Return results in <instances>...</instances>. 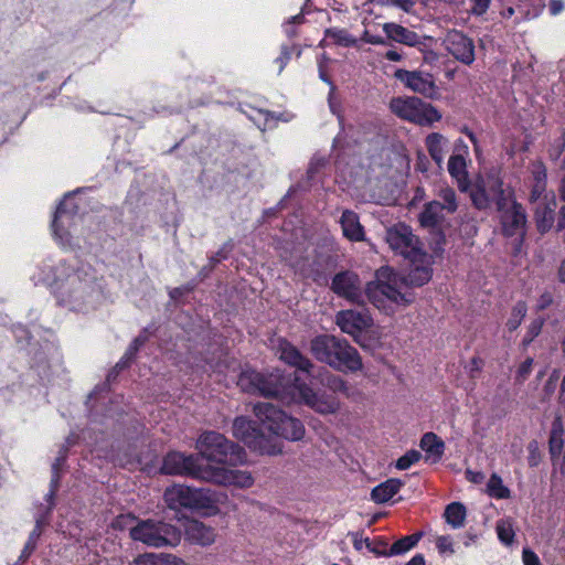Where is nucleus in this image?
<instances>
[{"instance_id":"1","label":"nucleus","mask_w":565,"mask_h":565,"mask_svg":"<svg viewBox=\"0 0 565 565\" xmlns=\"http://www.w3.org/2000/svg\"><path fill=\"white\" fill-rule=\"evenodd\" d=\"M30 279L34 285L47 286L57 303L73 311L94 308L102 294V287L88 265L44 260L33 268Z\"/></svg>"},{"instance_id":"2","label":"nucleus","mask_w":565,"mask_h":565,"mask_svg":"<svg viewBox=\"0 0 565 565\" xmlns=\"http://www.w3.org/2000/svg\"><path fill=\"white\" fill-rule=\"evenodd\" d=\"M237 385L247 393L275 396L285 403L305 404L320 414H334L339 399L326 392H316L298 379L285 376L281 372L259 373L254 370L243 371Z\"/></svg>"},{"instance_id":"3","label":"nucleus","mask_w":565,"mask_h":565,"mask_svg":"<svg viewBox=\"0 0 565 565\" xmlns=\"http://www.w3.org/2000/svg\"><path fill=\"white\" fill-rule=\"evenodd\" d=\"M413 268L407 280H404L388 267L376 271V278L365 287V296L380 311L393 315L399 307L414 301V295L408 285L423 286L431 278L430 256L424 252L423 258L409 259Z\"/></svg>"},{"instance_id":"4","label":"nucleus","mask_w":565,"mask_h":565,"mask_svg":"<svg viewBox=\"0 0 565 565\" xmlns=\"http://www.w3.org/2000/svg\"><path fill=\"white\" fill-rule=\"evenodd\" d=\"M313 358L339 372H358L362 370V358L358 350L345 339L332 334H320L310 341Z\"/></svg>"},{"instance_id":"5","label":"nucleus","mask_w":565,"mask_h":565,"mask_svg":"<svg viewBox=\"0 0 565 565\" xmlns=\"http://www.w3.org/2000/svg\"><path fill=\"white\" fill-rule=\"evenodd\" d=\"M75 195L76 193H68L64 196L52 221L54 239L65 249L81 247L84 239L79 228L81 217L77 215L78 206L75 203Z\"/></svg>"},{"instance_id":"6","label":"nucleus","mask_w":565,"mask_h":565,"mask_svg":"<svg viewBox=\"0 0 565 565\" xmlns=\"http://www.w3.org/2000/svg\"><path fill=\"white\" fill-rule=\"evenodd\" d=\"M201 463L217 466H237L246 461L244 449L227 440L222 434L206 431L196 441Z\"/></svg>"},{"instance_id":"7","label":"nucleus","mask_w":565,"mask_h":565,"mask_svg":"<svg viewBox=\"0 0 565 565\" xmlns=\"http://www.w3.org/2000/svg\"><path fill=\"white\" fill-rule=\"evenodd\" d=\"M254 414L262 425L269 431V438L282 437L287 440L297 441L305 436L303 424L271 403H257L254 405Z\"/></svg>"},{"instance_id":"8","label":"nucleus","mask_w":565,"mask_h":565,"mask_svg":"<svg viewBox=\"0 0 565 565\" xmlns=\"http://www.w3.org/2000/svg\"><path fill=\"white\" fill-rule=\"evenodd\" d=\"M512 196L511 188L504 185L497 171L479 175L470 189L471 202L478 210H486L495 204L498 211H502L509 205Z\"/></svg>"},{"instance_id":"9","label":"nucleus","mask_w":565,"mask_h":565,"mask_svg":"<svg viewBox=\"0 0 565 565\" xmlns=\"http://www.w3.org/2000/svg\"><path fill=\"white\" fill-rule=\"evenodd\" d=\"M130 537L149 547H174L181 542V532L173 525L152 519L138 521L129 530Z\"/></svg>"},{"instance_id":"10","label":"nucleus","mask_w":565,"mask_h":565,"mask_svg":"<svg viewBox=\"0 0 565 565\" xmlns=\"http://www.w3.org/2000/svg\"><path fill=\"white\" fill-rule=\"evenodd\" d=\"M233 435L243 441L249 449L260 455H278L282 451V443L276 438H269L262 433L250 419L237 417L233 423Z\"/></svg>"},{"instance_id":"11","label":"nucleus","mask_w":565,"mask_h":565,"mask_svg":"<svg viewBox=\"0 0 565 565\" xmlns=\"http://www.w3.org/2000/svg\"><path fill=\"white\" fill-rule=\"evenodd\" d=\"M391 109L399 118L419 126H431L443 117L436 107L417 97L393 98Z\"/></svg>"},{"instance_id":"12","label":"nucleus","mask_w":565,"mask_h":565,"mask_svg":"<svg viewBox=\"0 0 565 565\" xmlns=\"http://www.w3.org/2000/svg\"><path fill=\"white\" fill-rule=\"evenodd\" d=\"M164 502L171 510L194 509L203 510L210 508L214 500L205 489H193L184 484H173L166 489Z\"/></svg>"},{"instance_id":"13","label":"nucleus","mask_w":565,"mask_h":565,"mask_svg":"<svg viewBox=\"0 0 565 565\" xmlns=\"http://www.w3.org/2000/svg\"><path fill=\"white\" fill-rule=\"evenodd\" d=\"M209 466L201 463L198 455L185 456L182 452L174 451L164 457L161 472L166 475L189 476L205 481Z\"/></svg>"},{"instance_id":"14","label":"nucleus","mask_w":565,"mask_h":565,"mask_svg":"<svg viewBox=\"0 0 565 565\" xmlns=\"http://www.w3.org/2000/svg\"><path fill=\"white\" fill-rule=\"evenodd\" d=\"M386 242L396 254L408 260L424 257V250L418 238L406 224L398 223L387 228Z\"/></svg>"},{"instance_id":"15","label":"nucleus","mask_w":565,"mask_h":565,"mask_svg":"<svg viewBox=\"0 0 565 565\" xmlns=\"http://www.w3.org/2000/svg\"><path fill=\"white\" fill-rule=\"evenodd\" d=\"M335 323L343 333L352 337L360 345H364L363 338L371 332L373 319L366 311L348 309L335 315Z\"/></svg>"},{"instance_id":"16","label":"nucleus","mask_w":565,"mask_h":565,"mask_svg":"<svg viewBox=\"0 0 565 565\" xmlns=\"http://www.w3.org/2000/svg\"><path fill=\"white\" fill-rule=\"evenodd\" d=\"M205 481L221 486H233L236 488H250L254 484V478L246 470L232 469L226 466H209Z\"/></svg>"},{"instance_id":"17","label":"nucleus","mask_w":565,"mask_h":565,"mask_svg":"<svg viewBox=\"0 0 565 565\" xmlns=\"http://www.w3.org/2000/svg\"><path fill=\"white\" fill-rule=\"evenodd\" d=\"M331 289L339 297H342L352 303H364L362 281L353 271H342L337 274L332 279Z\"/></svg>"},{"instance_id":"18","label":"nucleus","mask_w":565,"mask_h":565,"mask_svg":"<svg viewBox=\"0 0 565 565\" xmlns=\"http://www.w3.org/2000/svg\"><path fill=\"white\" fill-rule=\"evenodd\" d=\"M446 51L458 62L471 65L475 60L473 41L460 31L452 30L447 33L444 40Z\"/></svg>"},{"instance_id":"19","label":"nucleus","mask_w":565,"mask_h":565,"mask_svg":"<svg viewBox=\"0 0 565 565\" xmlns=\"http://www.w3.org/2000/svg\"><path fill=\"white\" fill-rule=\"evenodd\" d=\"M395 77L411 90L433 98L437 94V86L430 73L420 71L397 70Z\"/></svg>"},{"instance_id":"20","label":"nucleus","mask_w":565,"mask_h":565,"mask_svg":"<svg viewBox=\"0 0 565 565\" xmlns=\"http://www.w3.org/2000/svg\"><path fill=\"white\" fill-rule=\"evenodd\" d=\"M500 212L504 233L508 236L522 235L526 223V216L522 206L511 199L509 205Z\"/></svg>"},{"instance_id":"21","label":"nucleus","mask_w":565,"mask_h":565,"mask_svg":"<svg viewBox=\"0 0 565 565\" xmlns=\"http://www.w3.org/2000/svg\"><path fill=\"white\" fill-rule=\"evenodd\" d=\"M276 353L285 363L296 367L299 371L309 373L313 367L312 362L306 358L295 345L285 339H278Z\"/></svg>"},{"instance_id":"22","label":"nucleus","mask_w":565,"mask_h":565,"mask_svg":"<svg viewBox=\"0 0 565 565\" xmlns=\"http://www.w3.org/2000/svg\"><path fill=\"white\" fill-rule=\"evenodd\" d=\"M534 217L539 232L546 233L548 232L555 221V209H556V198L552 194H545L543 200L539 203L534 204Z\"/></svg>"},{"instance_id":"23","label":"nucleus","mask_w":565,"mask_h":565,"mask_svg":"<svg viewBox=\"0 0 565 565\" xmlns=\"http://www.w3.org/2000/svg\"><path fill=\"white\" fill-rule=\"evenodd\" d=\"M11 331L17 338L18 342H21L22 339L26 340L28 354L32 355L33 360L36 362H42L51 352L54 351L53 343L49 341H46L44 344H40L39 342H30V332L21 324L13 326Z\"/></svg>"},{"instance_id":"24","label":"nucleus","mask_w":565,"mask_h":565,"mask_svg":"<svg viewBox=\"0 0 565 565\" xmlns=\"http://www.w3.org/2000/svg\"><path fill=\"white\" fill-rule=\"evenodd\" d=\"M383 31L390 40L408 46L417 47L424 44V39L416 32L393 22L384 23Z\"/></svg>"},{"instance_id":"25","label":"nucleus","mask_w":565,"mask_h":565,"mask_svg":"<svg viewBox=\"0 0 565 565\" xmlns=\"http://www.w3.org/2000/svg\"><path fill=\"white\" fill-rule=\"evenodd\" d=\"M419 447L425 454V461L430 465L439 462L445 451V443L435 433L424 434Z\"/></svg>"},{"instance_id":"26","label":"nucleus","mask_w":565,"mask_h":565,"mask_svg":"<svg viewBox=\"0 0 565 565\" xmlns=\"http://www.w3.org/2000/svg\"><path fill=\"white\" fill-rule=\"evenodd\" d=\"M185 536L190 542L202 546L211 545L215 541L214 530L196 520L186 523Z\"/></svg>"},{"instance_id":"27","label":"nucleus","mask_w":565,"mask_h":565,"mask_svg":"<svg viewBox=\"0 0 565 565\" xmlns=\"http://www.w3.org/2000/svg\"><path fill=\"white\" fill-rule=\"evenodd\" d=\"M448 214L449 213H446L441 207L439 200H433L425 204L418 220L423 227L435 228L445 221Z\"/></svg>"},{"instance_id":"28","label":"nucleus","mask_w":565,"mask_h":565,"mask_svg":"<svg viewBox=\"0 0 565 565\" xmlns=\"http://www.w3.org/2000/svg\"><path fill=\"white\" fill-rule=\"evenodd\" d=\"M448 172L456 180L461 192L469 190L467 164L462 153L452 154L448 160Z\"/></svg>"},{"instance_id":"29","label":"nucleus","mask_w":565,"mask_h":565,"mask_svg":"<svg viewBox=\"0 0 565 565\" xmlns=\"http://www.w3.org/2000/svg\"><path fill=\"white\" fill-rule=\"evenodd\" d=\"M343 235L354 242L364 241V230L360 223L359 216L352 211H344L340 218Z\"/></svg>"},{"instance_id":"30","label":"nucleus","mask_w":565,"mask_h":565,"mask_svg":"<svg viewBox=\"0 0 565 565\" xmlns=\"http://www.w3.org/2000/svg\"><path fill=\"white\" fill-rule=\"evenodd\" d=\"M448 143V139L439 132H431L425 139L427 151L439 168L444 163Z\"/></svg>"},{"instance_id":"31","label":"nucleus","mask_w":565,"mask_h":565,"mask_svg":"<svg viewBox=\"0 0 565 565\" xmlns=\"http://www.w3.org/2000/svg\"><path fill=\"white\" fill-rule=\"evenodd\" d=\"M359 40L353 36L348 30L340 28H330L324 32V39L320 42L321 46L335 44L343 47H354Z\"/></svg>"},{"instance_id":"32","label":"nucleus","mask_w":565,"mask_h":565,"mask_svg":"<svg viewBox=\"0 0 565 565\" xmlns=\"http://www.w3.org/2000/svg\"><path fill=\"white\" fill-rule=\"evenodd\" d=\"M402 486L403 482L401 480L394 478L388 479L372 490L371 498L376 503H385L399 491Z\"/></svg>"},{"instance_id":"33","label":"nucleus","mask_w":565,"mask_h":565,"mask_svg":"<svg viewBox=\"0 0 565 565\" xmlns=\"http://www.w3.org/2000/svg\"><path fill=\"white\" fill-rule=\"evenodd\" d=\"M435 200L441 202V207L446 213L454 214L459 207V201L457 194L452 188L447 184L439 185L435 191Z\"/></svg>"},{"instance_id":"34","label":"nucleus","mask_w":565,"mask_h":565,"mask_svg":"<svg viewBox=\"0 0 565 565\" xmlns=\"http://www.w3.org/2000/svg\"><path fill=\"white\" fill-rule=\"evenodd\" d=\"M467 511L460 502H452L447 505L444 518L452 529H460L465 525Z\"/></svg>"},{"instance_id":"35","label":"nucleus","mask_w":565,"mask_h":565,"mask_svg":"<svg viewBox=\"0 0 565 565\" xmlns=\"http://www.w3.org/2000/svg\"><path fill=\"white\" fill-rule=\"evenodd\" d=\"M420 537V533H415L413 535L404 536L401 540L396 541L393 545L390 546L391 556L401 555L408 552L418 543Z\"/></svg>"},{"instance_id":"36","label":"nucleus","mask_w":565,"mask_h":565,"mask_svg":"<svg viewBox=\"0 0 565 565\" xmlns=\"http://www.w3.org/2000/svg\"><path fill=\"white\" fill-rule=\"evenodd\" d=\"M526 312L527 308L524 302L519 301L515 303V306L512 308L511 316L507 321V328L510 332L515 331L520 327L522 320L526 316Z\"/></svg>"},{"instance_id":"37","label":"nucleus","mask_w":565,"mask_h":565,"mask_svg":"<svg viewBox=\"0 0 565 565\" xmlns=\"http://www.w3.org/2000/svg\"><path fill=\"white\" fill-rule=\"evenodd\" d=\"M373 2L382 6L397 9L404 13L411 14L415 12V0H372Z\"/></svg>"},{"instance_id":"38","label":"nucleus","mask_w":565,"mask_h":565,"mask_svg":"<svg viewBox=\"0 0 565 565\" xmlns=\"http://www.w3.org/2000/svg\"><path fill=\"white\" fill-rule=\"evenodd\" d=\"M65 457H66L65 451H62L52 466L51 489H50V492L47 493V500L50 501V508H52V499L55 495V492H56L57 486H58V481H60L58 469H60V466L65 460Z\"/></svg>"},{"instance_id":"39","label":"nucleus","mask_w":565,"mask_h":565,"mask_svg":"<svg viewBox=\"0 0 565 565\" xmlns=\"http://www.w3.org/2000/svg\"><path fill=\"white\" fill-rule=\"evenodd\" d=\"M488 491L490 495L504 499L509 497V489L503 486L502 479L498 475H492L488 481Z\"/></svg>"},{"instance_id":"40","label":"nucleus","mask_w":565,"mask_h":565,"mask_svg":"<svg viewBox=\"0 0 565 565\" xmlns=\"http://www.w3.org/2000/svg\"><path fill=\"white\" fill-rule=\"evenodd\" d=\"M497 533L503 544L510 545L513 542L514 531L509 520H500L497 523Z\"/></svg>"},{"instance_id":"41","label":"nucleus","mask_w":565,"mask_h":565,"mask_svg":"<svg viewBox=\"0 0 565 565\" xmlns=\"http://www.w3.org/2000/svg\"><path fill=\"white\" fill-rule=\"evenodd\" d=\"M248 118L254 121L260 130H265L268 127L270 114L262 109H255L249 107V111L244 110Z\"/></svg>"},{"instance_id":"42","label":"nucleus","mask_w":565,"mask_h":565,"mask_svg":"<svg viewBox=\"0 0 565 565\" xmlns=\"http://www.w3.org/2000/svg\"><path fill=\"white\" fill-rule=\"evenodd\" d=\"M436 548L440 555L451 556L456 553L454 540L449 535L437 536Z\"/></svg>"},{"instance_id":"43","label":"nucleus","mask_w":565,"mask_h":565,"mask_svg":"<svg viewBox=\"0 0 565 565\" xmlns=\"http://www.w3.org/2000/svg\"><path fill=\"white\" fill-rule=\"evenodd\" d=\"M143 342H145V339H142L141 337L136 338L134 340V342L127 349L122 359L117 363L116 367L120 369V370L126 367L128 365L129 361L135 356V354L137 353L139 348L143 344Z\"/></svg>"},{"instance_id":"44","label":"nucleus","mask_w":565,"mask_h":565,"mask_svg":"<svg viewBox=\"0 0 565 565\" xmlns=\"http://www.w3.org/2000/svg\"><path fill=\"white\" fill-rule=\"evenodd\" d=\"M365 547L380 556H391L390 553V545L387 542L379 540V541H370L369 539H365Z\"/></svg>"},{"instance_id":"45","label":"nucleus","mask_w":565,"mask_h":565,"mask_svg":"<svg viewBox=\"0 0 565 565\" xmlns=\"http://www.w3.org/2000/svg\"><path fill=\"white\" fill-rule=\"evenodd\" d=\"M420 458H422V454L419 451H417V450H409L404 456L398 458V460L396 461V468L399 469V470H406L412 465H414L417 461H419Z\"/></svg>"},{"instance_id":"46","label":"nucleus","mask_w":565,"mask_h":565,"mask_svg":"<svg viewBox=\"0 0 565 565\" xmlns=\"http://www.w3.org/2000/svg\"><path fill=\"white\" fill-rule=\"evenodd\" d=\"M297 50L296 46H287L282 45L280 49V55L275 60V63L278 65V74H280L286 65L289 63L292 53Z\"/></svg>"},{"instance_id":"47","label":"nucleus","mask_w":565,"mask_h":565,"mask_svg":"<svg viewBox=\"0 0 565 565\" xmlns=\"http://www.w3.org/2000/svg\"><path fill=\"white\" fill-rule=\"evenodd\" d=\"M543 326V321L541 319H536L531 322L529 326L527 332L523 339V344H530L541 332Z\"/></svg>"},{"instance_id":"48","label":"nucleus","mask_w":565,"mask_h":565,"mask_svg":"<svg viewBox=\"0 0 565 565\" xmlns=\"http://www.w3.org/2000/svg\"><path fill=\"white\" fill-rule=\"evenodd\" d=\"M470 1V14L475 17L483 15L491 3V0H469Z\"/></svg>"},{"instance_id":"49","label":"nucleus","mask_w":565,"mask_h":565,"mask_svg":"<svg viewBox=\"0 0 565 565\" xmlns=\"http://www.w3.org/2000/svg\"><path fill=\"white\" fill-rule=\"evenodd\" d=\"M546 188V182H533L530 200L533 204L539 203L543 200Z\"/></svg>"},{"instance_id":"50","label":"nucleus","mask_w":565,"mask_h":565,"mask_svg":"<svg viewBox=\"0 0 565 565\" xmlns=\"http://www.w3.org/2000/svg\"><path fill=\"white\" fill-rule=\"evenodd\" d=\"M327 385L333 392H343V393L348 392L347 382L343 379H341L340 376H337V375H331L328 379Z\"/></svg>"},{"instance_id":"51","label":"nucleus","mask_w":565,"mask_h":565,"mask_svg":"<svg viewBox=\"0 0 565 565\" xmlns=\"http://www.w3.org/2000/svg\"><path fill=\"white\" fill-rule=\"evenodd\" d=\"M533 182H546V169L542 162H534L531 166Z\"/></svg>"},{"instance_id":"52","label":"nucleus","mask_w":565,"mask_h":565,"mask_svg":"<svg viewBox=\"0 0 565 565\" xmlns=\"http://www.w3.org/2000/svg\"><path fill=\"white\" fill-rule=\"evenodd\" d=\"M157 554L146 553L137 556L130 565H158Z\"/></svg>"},{"instance_id":"53","label":"nucleus","mask_w":565,"mask_h":565,"mask_svg":"<svg viewBox=\"0 0 565 565\" xmlns=\"http://www.w3.org/2000/svg\"><path fill=\"white\" fill-rule=\"evenodd\" d=\"M157 561L158 565H188L183 559L170 554L157 555Z\"/></svg>"},{"instance_id":"54","label":"nucleus","mask_w":565,"mask_h":565,"mask_svg":"<svg viewBox=\"0 0 565 565\" xmlns=\"http://www.w3.org/2000/svg\"><path fill=\"white\" fill-rule=\"evenodd\" d=\"M564 146H565V134H563L562 137L558 140H556V142L551 147L550 157L553 160H557L563 152Z\"/></svg>"},{"instance_id":"55","label":"nucleus","mask_w":565,"mask_h":565,"mask_svg":"<svg viewBox=\"0 0 565 565\" xmlns=\"http://www.w3.org/2000/svg\"><path fill=\"white\" fill-rule=\"evenodd\" d=\"M522 559L524 565H541L539 556L530 548L523 550Z\"/></svg>"},{"instance_id":"56","label":"nucleus","mask_w":565,"mask_h":565,"mask_svg":"<svg viewBox=\"0 0 565 565\" xmlns=\"http://www.w3.org/2000/svg\"><path fill=\"white\" fill-rule=\"evenodd\" d=\"M423 45L418 46L419 50L423 52V61L424 63L428 64V65H434L436 62H438L439 60V56L436 52L431 51V50H426L424 47H422Z\"/></svg>"},{"instance_id":"57","label":"nucleus","mask_w":565,"mask_h":565,"mask_svg":"<svg viewBox=\"0 0 565 565\" xmlns=\"http://www.w3.org/2000/svg\"><path fill=\"white\" fill-rule=\"evenodd\" d=\"M532 364H533V360L532 359H526L519 367L518 370V375L521 380H524L531 372V369H532Z\"/></svg>"},{"instance_id":"58","label":"nucleus","mask_w":565,"mask_h":565,"mask_svg":"<svg viewBox=\"0 0 565 565\" xmlns=\"http://www.w3.org/2000/svg\"><path fill=\"white\" fill-rule=\"evenodd\" d=\"M565 8V3L563 0H551L548 4V10L552 15L559 14Z\"/></svg>"},{"instance_id":"59","label":"nucleus","mask_w":565,"mask_h":565,"mask_svg":"<svg viewBox=\"0 0 565 565\" xmlns=\"http://www.w3.org/2000/svg\"><path fill=\"white\" fill-rule=\"evenodd\" d=\"M302 21V15L301 14H297V15H294L291 17L288 22L286 23L285 25V32L288 36H294L296 34L295 30L290 28V24H299L301 23Z\"/></svg>"},{"instance_id":"60","label":"nucleus","mask_w":565,"mask_h":565,"mask_svg":"<svg viewBox=\"0 0 565 565\" xmlns=\"http://www.w3.org/2000/svg\"><path fill=\"white\" fill-rule=\"evenodd\" d=\"M361 40L365 43L376 44V45L385 43V40L383 38L377 36V35H370L367 31H364Z\"/></svg>"},{"instance_id":"61","label":"nucleus","mask_w":565,"mask_h":565,"mask_svg":"<svg viewBox=\"0 0 565 565\" xmlns=\"http://www.w3.org/2000/svg\"><path fill=\"white\" fill-rule=\"evenodd\" d=\"M43 524H44V520H42V519L36 520V525L34 527V530L30 533V536H29L30 541L38 542V539L40 537L41 532H42Z\"/></svg>"},{"instance_id":"62","label":"nucleus","mask_w":565,"mask_h":565,"mask_svg":"<svg viewBox=\"0 0 565 565\" xmlns=\"http://www.w3.org/2000/svg\"><path fill=\"white\" fill-rule=\"evenodd\" d=\"M478 541V535L472 532H467L465 535H462V544L465 547H470L475 545Z\"/></svg>"},{"instance_id":"63","label":"nucleus","mask_w":565,"mask_h":565,"mask_svg":"<svg viewBox=\"0 0 565 565\" xmlns=\"http://www.w3.org/2000/svg\"><path fill=\"white\" fill-rule=\"evenodd\" d=\"M552 301H553V298H552L551 294H544L539 299L537 307L540 309H545L546 307H548L552 303Z\"/></svg>"},{"instance_id":"64","label":"nucleus","mask_w":565,"mask_h":565,"mask_svg":"<svg viewBox=\"0 0 565 565\" xmlns=\"http://www.w3.org/2000/svg\"><path fill=\"white\" fill-rule=\"evenodd\" d=\"M406 565H426V562L422 554H416Z\"/></svg>"}]
</instances>
